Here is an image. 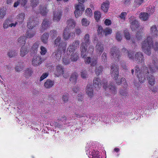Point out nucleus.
Returning <instances> with one entry per match:
<instances>
[{
    "instance_id": "nucleus-64",
    "label": "nucleus",
    "mask_w": 158,
    "mask_h": 158,
    "mask_svg": "<svg viewBox=\"0 0 158 158\" xmlns=\"http://www.w3.org/2000/svg\"><path fill=\"white\" fill-rule=\"evenodd\" d=\"M104 23L106 25H109L111 23V20H110V19H106L104 21Z\"/></svg>"
},
{
    "instance_id": "nucleus-45",
    "label": "nucleus",
    "mask_w": 158,
    "mask_h": 158,
    "mask_svg": "<svg viewBox=\"0 0 158 158\" xmlns=\"http://www.w3.org/2000/svg\"><path fill=\"white\" fill-rule=\"evenodd\" d=\"M7 55L10 57H11L15 55V52L13 50H9L8 52Z\"/></svg>"
},
{
    "instance_id": "nucleus-17",
    "label": "nucleus",
    "mask_w": 158,
    "mask_h": 158,
    "mask_svg": "<svg viewBox=\"0 0 158 158\" xmlns=\"http://www.w3.org/2000/svg\"><path fill=\"white\" fill-rule=\"evenodd\" d=\"M42 63L41 58L40 56H34L32 61V64L34 66H36Z\"/></svg>"
},
{
    "instance_id": "nucleus-46",
    "label": "nucleus",
    "mask_w": 158,
    "mask_h": 158,
    "mask_svg": "<svg viewBox=\"0 0 158 158\" xmlns=\"http://www.w3.org/2000/svg\"><path fill=\"white\" fill-rule=\"evenodd\" d=\"M31 5L33 7H35L39 3L38 0H31Z\"/></svg>"
},
{
    "instance_id": "nucleus-13",
    "label": "nucleus",
    "mask_w": 158,
    "mask_h": 158,
    "mask_svg": "<svg viewBox=\"0 0 158 158\" xmlns=\"http://www.w3.org/2000/svg\"><path fill=\"white\" fill-rule=\"evenodd\" d=\"M110 54L111 57L114 58H117L118 59L120 56L119 51L115 47L111 48Z\"/></svg>"
},
{
    "instance_id": "nucleus-26",
    "label": "nucleus",
    "mask_w": 158,
    "mask_h": 158,
    "mask_svg": "<svg viewBox=\"0 0 158 158\" xmlns=\"http://www.w3.org/2000/svg\"><path fill=\"white\" fill-rule=\"evenodd\" d=\"M109 7V3L108 2L106 1L103 3L101 5V9L105 12L107 11Z\"/></svg>"
},
{
    "instance_id": "nucleus-7",
    "label": "nucleus",
    "mask_w": 158,
    "mask_h": 158,
    "mask_svg": "<svg viewBox=\"0 0 158 158\" xmlns=\"http://www.w3.org/2000/svg\"><path fill=\"white\" fill-rule=\"evenodd\" d=\"M152 62V63L148 65V66L150 73H155L156 71H158V60L154 57L153 58Z\"/></svg>"
},
{
    "instance_id": "nucleus-39",
    "label": "nucleus",
    "mask_w": 158,
    "mask_h": 158,
    "mask_svg": "<svg viewBox=\"0 0 158 158\" xmlns=\"http://www.w3.org/2000/svg\"><path fill=\"white\" fill-rule=\"evenodd\" d=\"M40 12L43 15H45L47 12L48 10L45 6H40Z\"/></svg>"
},
{
    "instance_id": "nucleus-25",
    "label": "nucleus",
    "mask_w": 158,
    "mask_h": 158,
    "mask_svg": "<svg viewBox=\"0 0 158 158\" xmlns=\"http://www.w3.org/2000/svg\"><path fill=\"white\" fill-rule=\"evenodd\" d=\"M27 0H18L14 4V7H16L19 4L22 6H24L27 3Z\"/></svg>"
},
{
    "instance_id": "nucleus-52",
    "label": "nucleus",
    "mask_w": 158,
    "mask_h": 158,
    "mask_svg": "<svg viewBox=\"0 0 158 158\" xmlns=\"http://www.w3.org/2000/svg\"><path fill=\"white\" fill-rule=\"evenodd\" d=\"M6 13L5 11L3 9L0 10V19H2L5 16Z\"/></svg>"
},
{
    "instance_id": "nucleus-1",
    "label": "nucleus",
    "mask_w": 158,
    "mask_h": 158,
    "mask_svg": "<svg viewBox=\"0 0 158 158\" xmlns=\"http://www.w3.org/2000/svg\"><path fill=\"white\" fill-rule=\"evenodd\" d=\"M135 68L136 76L140 83H143L145 80L146 77L148 75L147 78L149 83L152 85H154L155 81V78L152 75H149L150 73L149 72L147 67L143 66L140 69L137 65Z\"/></svg>"
},
{
    "instance_id": "nucleus-62",
    "label": "nucleus",
    "mask_w": 158,
    "mask_h": 158,
    "mask_svg": "<svg viewBox=\"0 0 158 158\" xmlns=\"http://www.w3.org/2000/svg\"><path fill=\"white\" fill-rule=\"evenodd\" d=\"M80 90V88L78 86H75L73 89V91L75 93H77Z\"/></svg>"
},
{
    "instance_id": "nucleus-50",
    "label": "nucleus",
    "mask_w": 158,
    "mask_h": 158,
    "mask_svg": "<svg viewBox=\"0 0 158 158\" xmlns=\"http://www.w3.org/2000/svg\"><path fill=\"white\" fill-rule=\"evenodd\" d=\"M50 36L52 37L53 38L57 35V32L56 31L53 30L50 31Z\"/></svg>"
},
{
    "instance_id": "nucleus-23",
    "label": "nucleus",
    "mask_w": 158,
    "mask_h": 158,
    "mask_svg": "<svg viewBox=\"0 0 158 158\" xmlns=\"http://www.w3.org/2000/svg\"><path fill=\"white\" fill-rule=\"evenodd\" d=\"M29 51V50L26 47L23 46L21 48L19 54L22 57L25 56L27 54Z\"/></svg>"
},
{
    "instance_id": "nucleus-34",
    "label": "nucleus",
    "mask_w": 158,
    "mask_h": 158,
    "mask_svg": "<svg viewBox=\"0 0 158 158\" xmlns=\"http://www.w3.org/2000/svg\"><path fill=\"white\" fill-rule=\"evenodd\" d=\"M158 32L157 27L156 25H153L151 28L150 32L152 35H157Z\"/></svg>"
},
{
    "instance_id": "nucleus-33",
    "label": "nucleus",
    "mask_w": 158,
    "mask_h": 158,
    "mask_svg": "<svg viewBox=\"0 0 158 158\" xmlns=\"http://www.w3.org/2000/svg\"><path fill=\"white\" fill-rule=\"evenodd\" d=\"M78 75L77 73H75L71 75L69 78L70 81L73 83H75L76 82Z\"/></svg>"
},
{
    "instance_id": "nucleus-42",
    "label": "nucleus",
    "mask_w": 158,
    "mask_h": 158,
    "mask_svg": "<svg viewBox=\"0 0 158 158\" xmlns=\"http://www.w3.org/2000/svg\"><path fill=\"white\" fill-rule=\"evenodd\" d=\"M94 17L97 20H98L101 17V13L99 11H96L94 13Z\"/></svg>"
},
{
    "instance_id": "nucleus-30",
    "label": "nucleus",
    "mask_w": 158,
    "mask_h": 158,
    "mask_svg": "<svg viewBox=\"0 0 158 158\" xmlns=\"http://www.w3.org/2000/svg\"><path fill=\"white\" fill-rule=\"evenodd\" d=\"M49 22L48 20L47 19H44L42 24V28L41 31H43L48 27L49 24Z\"/></svg>"
},
{
    "instance_id": "nucleus-18",
    "label": "nucleus",
    "mask_w": 158,
    "mask_h": 158,
    "mask_svg": "<svg viewBox=\"0 0 158 158\" xmlns=\"http://www.w3.org/2000/svg\"><path fill=\"white\" fill-rule=\"evenodd\" d=\"M61 12L60 11H56L54 12L53 20L54 22L59 21L61 18Z\"/></svg>"
},
{
    "instance_id": "nucleus-44",
    "label": "nucleus",
    "mask_w": 158,
    "mask_h": 158,
    "mask_svg": "<svg viewBox=\"0 0 158 158\" xmlns=\"http://www.w3.org/2000/svg\"><path fill=\"white\" fill-rule=\"evenodd\" d=\"M40 53L41 55H44L47 52V50L46 48L43 46H41L40 48Z\"/></svg>"
},
{
    "instance_id": "nucleus-8",
    "label": "nucleus",
    "mask_w": 158,
    "mask_h": 158,
    "mask_svg": "<svg viewBox=\"0 0 158 158\" xmlns=\"http://www.w3.org/2000/svg\"><path fill=\"white\" fill-rule=\"evenodd\" d=\"M102 84L103 85V87L105 89H108L109 91L113 94H115L116 92V87L114 86L113 83H110L108 84L107 82L105 80L103 81L102 82Z\"/></svg>"
},
{
    "instance_id": "nucleus-3",
    "label": "nucleus",
    "mask_w": 158,
    "mask_h": 158,
    "mask_svg": "<svg viewBox=\"0 0 158 158\" xmlns=\"http://www.w3.org/2000/svg\"><path fill=\"white\" fill-rule=\"evenodd\" d=\"M118 66L115 64H113L111 67L110 73L111 76L116 81V83L118 85L123 84L124 87L126 88L127 87V84L125 79L122 78L120 80H118L119 75Z\"/></svg>"
},
{
    "instance_id": "nucleus-21",
    "label": "nucleus",
    "mask_w": 158,
    "mask_h": 158,
    "mask_svg": "<svg viewBox=\"0 0 158 158\" xmlns=\"http://www.w3.org/2000/svg\"><path fill=\"white\" fill-rule=\"evenodd\" d=\"M135 60L138 61L139 63H142L144 60L143 55L141 52L136 53L135 55Z\"/></svg>"
},
{
    "instance_id": "nucleus-37",
    "label": "nucleus",
    "mask_w": 158,
    "mask_h": 158,
    "mask_svg": "<svg viewBox=\"0 0 158 158\" xmlns=\"http://www.w3.org/2000/svg\"><path fill=\"white\" fill-rule=\"evenodd\" d=\"M102 66H100L98 65H96L95 72L97 76L99 75L102 73Z\"/></svg>"
},
{
    "instance_id": "nucleus-19",
    "label": "nucleus",
    "mask_w": 158,
    "mask_h": 158,
    "mask_svg": "<svg viewBox=\"0 0 158 158\" xmlns=\"http://www.w3.org/2000/svg\"><path fill=\"white\" fill-rule=\"evenodd\" d=\"M76 22L74 19H70L67 22V26L66 28L69 30L74 28L76 25Z\"/></svg>"
},
{
    "instance_id": "nucleus-10",
    "label": "nucleus",
    "mask_w": 158,
    "mask_h": 158,
    "mask_svg": "<svg viewBox=\"0 0 158 158\" xmlns=\"http://www.w3.org/2000/svg\"><path fill=\"white\" fill-rule=\"evenodd\" d=\"M62 51H63L61 49H58L56 52L52 54L51 56L52 58L55 60L60 61L61 57Z\"/></svg>"
},
{
    "instance_id": "nucleus-36",
    "label": "nucleus",
    "mask_w": 158,
    "mask_h": 158,
    "mask_svg": "<svg viewBox=\"0 0 158 158\" xmlns=\"http://www.w3.org/2000/svg\"><path fill=\"white\" fill-rule=\"evenodd\" d=\"M148 15L146 13H141L139 15L140 19L143 21H145L148 19Z\"/></svg>"
},
{
    "instance_id": "nucleus-12",
    "label": "nucleus",
    "mask_w": 158,
    "mask_h": 158,
    "mask_svg": "<svg viewBox=\"0 0 158 158\" xmlns=\"http://www.w3.org/2000/svg\"><path fill=\"white\" fill-rule=\"evenodd\" d=\"M34 19L32 17L29 18L27 25V27L29 29H32L37 24V22L35 21Z\"/></svg>"
},
{
    "instance_id": "nucleus-47",
    "label": "nucleus",
    "mask_w": 158,
    "mask_h": 158,
    "mask_svg": "<svg viewBox=\"0 0 158 158\" xmlns=\"http://www.w3.org/2000/svg\"><path fill=\"white\" fill-rule=\"evenodd\" d=\"M69 94H64L62 96V100L64 102H66L68 101Z\"/></svg>"
},
{
    "instance_id": "nucleus-9",
    "label": "nucleus",
    "mask_w": 158,
    "mask_h": 158,
    "mask_svg": "<svg viewBox=\"0 0 158 158\" xmlns=\"http://www.w3.org/2000/svg\"><path fill=\"white\" fill-rule=\"evenodd\" d=\"M75 9L74 14L76 17H77L81 15L82 13V11H84L85 10L84 6L81 4H79L76 6Z\"/></svg>"
},
{
    "instance_id": "nucleus-49",
    "label": "nucleus",
    "mask_w": 158,
    "mask_h": 158,
    "mask_svg": "<svg viewBox=\"0 0 158 158\" xmlns=\"http://www.w3.org/2000/svg\"><path fill=\"white\" fill-rule=\"evenodd\" d=\"M103 32L105 33V35H107L112 33V31L111 29L107 28L105 29Z\"/></svg>"
},
{
    "instance_id": "nucleus-31",
    "label": "nucleus",
    "mask_w": 158,
    "mask_h": 158,
    "mask_svg": "<svg viewBox=\"0 0 158 158\" xmlns=\"http://www.w3.org/2000/svg\"><path fill=\"white\" fill-rule=\"evenodd\" d=\"M25 14L24 13H21L19 14L17 16V21L20 23H22L24 19Z\"/></svg>"
},
{
    "instance_id": "nucleus-27",
    "label": "nucleus",
    "mask_w": 158,
    "mask_h": 158,
    "mask_svg": "<svg viewBox=\"0 0 158 158\" xmlns=\"http://www.w3.org/2000/svg\"><path fill=\"white\" fill-rule=\"evenodd\" d=\"M26 37L25 35H23L19 37L18 39V44L19 45H23L26 43Z\"/></svg>"
},
{
    "instance_id": "nucleus-28",
    "label": "nucleus",
    "mask_w": 158,
    "mask_h": 158,
    "mask_svg": "<svg viewBox=\"0 0 158 158\" xmlns=\"http://www.w3.org/2000/svg\"><path fill=\"white\" fill-rule=\"evenodd\" d=\"M33 73V71L31 69L28 68L24 71V75L26 78H29L30 77Z\"/></svg>"
},
{
    "instance_id": "nucleus-32",
    "label": "nucleus",
    "mask_w": 158,
    "mask_h": 158,
    "mask_svg": "<svg viewBox=\"0 0 158 158\" xmlns=\"http://www.w3.org/2000/svg\"><path fill=\"white\" fill-rule=\"evenodd\" d=\"M122 51L123 52L128 53V56L130 59H132L133 60H134L135 58L133 57V56H134V52L133 51L129 52L125 48H123V49Z\"/></svg>"
},
{
    "instance_id": "nucleus-54",
    "label": "nucleus",
    "mask_w": 158,
    "mask_h": 158,
    "mask_svg": "<svg viewBox=\"0 0 158 158\" xmlns=\"http://www.w3.org/2000/svg\"><path fill=\"white\" fill-rule=\"evenodd\" d=\"M116 39L118 41H120L122 39V36L119 32L117 33L116 34Z\"/></svg>"
},
{
    "instance_id": "nucleus-60",
    "label": "nucleus",
    "mask_w": 158,
    "mask_h": 158,
    "mask_svg": "<svg viewBox=\"0 0 158 158\" xmlns=\"http://www.w3.org/2000/svg\"><path fill=\"white\" fill-rule=\"evenodd\" d=\"M126 15L127 13L126 12H123L119 16L121 19L124 20Z\"/></svg>"
},
{
    "instance_id": "nucleus-6",
    "label": "nucleus",
    "mask_w": 158,
    "mask_h": 158,
    "mask_svg": "<svg viewBox=\"0 0 158 158\" xmlns=\"http://www.w3.org/2000/svg\"><path fill=\"white\" fill-rule=\"evenodd\" d=\"M55 46H58L59 49H61L63 52H65L66 48V44L61 40V37L58 36L54 41Z\"/></svg>"
},
{
    "instance_id": "nucleus-24",
    "label": "nucleus",
    "mask_w": 158,
    "mask_h": 158,
    "mask_svg": "<svg viewBox=\"0 0 158 158\" xmlns=\"http://www.w3.org/2000/svg\"><path fill=\"white\" fill-rule=\"evenodd\" d=\"M54 85V82L49 79L46 81L44 84V86L46 89H50L52 88Z\"/></svg>"
},
{
    "instance_id": "nucleus-38",
    "label": "nucleus",
    "mask_w": 158,
    "mask_h": 158,
    "mask_svg": "<svg viewBox=\"0 0 158 158\" xmlns=\"http://www.w3.org/2000/svg\"><path fill=\"white\" fill-rule=\"evenodd\" d=\"M49 35L47 33H44L41 36V39L42 41L46 44L48 41Z\"/></svg>"
},
{
    "instance_id": "nucleus-48",
    "label": "nucleus",
    "mask_w": 158,
    "mask_h": 158,
    "mask_svg": "<svg viewBox=\"0 0 158 158\" xmlns=\"http://www.w3.org/2000/svg\"><path fill=\"white\" fill-rule=\"evenodd\" d=\"M86 15L88 16H91L92 15L93 13L91 9L90 8H87L85 10Z\"/></svg>"
},
{
    "instance_id": "nucleus-59",
    "label": "nucleus",
    "mask_w": 158,
    "mask_h": 158,
    "mask_svg": "<svg viewBox=\"0 0 158 158\" xmlns=\"http://www.w3.org/2000/svg\"><path fill=\"white\" fill-rule=\"evenodd\" d=\"M9 20H6L3 24V27L4 28H7L8 26H9Z\"/></svg>"
},
{
    "instance_id": "nucleus-16",
    "label": "nucleus",
    "mask_w": 158,
    "mask_h": 158,
    "mask_svg": "<svg viewBox=\"0 0 158 158\" xmlns=\"http://www.w3.org/2000/svg\"><path fill=\"white\" fill-rule=\"evenodd\" d=\"M129 21L130 22L131 27L132 30L136 29L139 26L138 22L137 20L134 19V16L131 17Z\"/></svg>"
},
{
    "instance_id": "nucleus-56",
    "label": "nucleus",
    "mask_w": 158,
    "mask_h": 158,
    "mask_svg": "<svg viewBox=\"0 0 158 158\" xmlns=\"http://www.w3.org/2000/svg\"><path fill=\"white\" fill-rule=\"evenodd\" d=\"M102 59V61L105 62L107 60V56L105 52L103 53L101 56Z\"/></svg>"
},
{
    "instance_id": "nucleus-51",
    "label": "nucleus",
    "mask_w": 158,
    "mask_h": 158,
    "mask_svg": "<svg viewBox=\"0 0 158 158\" xmlns=\"http://www.w3.org/2000/svg\"><path fill=\"white\" fill-rule=\"evenodd\" d=\"M48 73H43L40 78V81H41L46 78L48 76Z\"/></svg>"
},
{
    "instance_id": "nucleus-2",
    "label": "nucleus",
    "mask_w": 158,
    "mask_h": 158,
    "mask_svg": "<svg viewBox=\"0 0 158 158\" xmlns=\"http://www.w3.org/2000/svg\"><path fill=\"white\" fill-rule=\"evenodd\" d=\"M79 41L76 40L67 48V54L68 55H70V59L72 61H76L79 58V54L76 52V50L79 47Z\"/></svg>"
},
{
    "instance_id": "nucleus-22",
    "label": "nucleus",
    "mask_w": 158,
    "mask_h": 158,
    "mask_svg": "<svg viewBox=\"0 0 158 158\" xmlns=\"http://www.w3.org/2000/svg\"><path fill=\"white\" fill-rule=\"evenodd\" d=\"M64 71V69L62 66L58 65L56 66L55 73L57 76H58L60 75L63 74Z\"/></svg>"
},
{
    "instance_id": "nucleus-11",
    "label": "nucleus",
    "mask_w": 158,
    "mask_h": 158,
    "mask_svg": "<svg viewBox=\"0 0 158 158\" xmlns=\"http://www.w3.org/2000/svg\"><path fill=\"white\" fill-rule=\"evenodd\" d=\"M75 34L73 32H70L69 30L65 28L63 33V37L64 40H67L69 39L71 37L74 36Z\"/></svg>"
},
{
    "instance_id": "nucleus-55",
    "label": "nucleus",
    "mask_w": 158,
    "mask_h": 158,
    "mask_svg": "<svg viewBox=\"0 0 158 158\" xmlns=\"http://www.w3.org/2000/svg\"><path fill=\"white\" fill-rule=\"evenodd\" d=\"M87 74L86 72L85 71H82L81 73V77L84 79L86 78L87 76Z\"/></svg>"
},
{
    "instance_id": "nucleus-14",
    "label": "nucleus",
    "mask_w": 158,
    "mask_h": 158,
    "mask_svg": "<svg viewBox=\"0 0 158 158\" xmlns=\"http://www.w3.org/2000/svg\"><path fill=\"white\" fill-rule=\"evenodd\" d=\"M85 91L89 97L91 98L94 96V88L93 85H88L86 87Z\"/></svg>"
},
{
    "instance_id": "nucleus-41",
    "label": "nucleus",
    "mask_w": 158,
    "mask_h": 158,
    "mask_svg": "<svg viewBox=\"0 0 158 158\" xmlns=\"http://www.w3.org/2000/svg\"><path fill=\"white\" fill-rule=\"evenodd\" d=\"M81 23L83 26H88L90 23V22L86 19L84 18L81 20Z\"/></svg>"
},
{
    "instance_id": "nucleus-20",
    "label": "nucleus",
    "mask_w": 158,
    "mask_h": 158,
    "mask_svg": "<svg viewBox=\"0 0 158 158\" xmlns=\"http://www.w3.org/2000/svg\"><path fill=\"white\" fill-rule=\"evenodd\" d=\"M93 84L97 89H99L102 85L100 79L98 78H95L93 80Z\"/></svg>"
},
{
    "instance_id": "nucleus-40",
    "label": "nucleus",
    "mask_w": 158,
    "mask_h": 158,
    "mask_svg": "<svg viewBox=\"0 0 158 158\" xmlns=\"http://www.w3.org/2000/svg\"><path fill=\"white\" fill-rule=\"evenodd\" d=\"M63 63L65 65H67L70 63V60L67 56H64L62 59Z\"/></svg>"
},
{
    "instance_id": "nucleus-43",
    "label": "nucleus",
    "mask_w": 158,
    "mask_h": 158,
    "mask_svg": "<svg viewBox=\"0 0 158 158\" xmlns=\"http://www.w3.org/2000/svg\"><path fill=\"white\" fill-rule=\"evenodd\" d=\"M143 0H135L134 5L135 7H139L143 2Z\"/></svg>"
},
{
    "instance_id": "nucleus-15",
    "label": "nucleus",
    "mask_w": 158,
    "mask_h": 158,
    "mask_svg": "<svg viewBox=\"0 0 158 158\" xmlns=\"http://www.w3.org/2000/svg\"><path fill=\"white\" fill-rule=\"evenodd\" d=\"M104 50V47L101 42H98L95 46V51L98 54L100 55Z\"/></svg>"
},
{
    "instance_id": "nucleus-29",
    "label": "nucleus",
    "mask_w": 158,
    "mask_h": 158,
    "mask_svg": "<svg viewBox=\"0 0 158 158\" xmlns=\"http://www.w3.org/2000/svg\"><path fill=\"white\" fill-rule=\"evenodd\" d=\"M40 44L39 42L37 41L35 42L31 48V53H36L37 51V48Z\"/></svg>"
},
{
    "instance_id": "nucleus-53",
    "label": "nucleus",
    "mask_w": 158,
    "mask_h": 158,
    "mask_svg": "<svg viewBox=\"0 0 158 158\" xmlns=\"http://www.w3.org/2000/svg\"><path fill=\"white\" fill-rule=\"evenodd\" d=\"M125 36L127 40H129L130 38V36L129 33L127 31H125L124 32Z\"/></svg>"
},
{
    "instance_id": "nucleus-35",
    "label": "nucleus",
    "mask_w": 158,
    "mask_h": 158,
    "mask_svg": "<svg viewBox=\"0 0 158 158\" xmlns=\"http://www.w3.org/2000/svg\"><path fill=\"white\" fill-rule=\"evenodd\" d=\"M35 34V31H30L26 32V39H31L34 37Z\"/></svg>"
},
{
    "instance_id": "nucleus-61",
    "label": "nucleus",
    "mask_w": 158,
    "mask_h": 158,
    "mask_svg": "<svg viewBox=\"0 0 158 158\" xmlns=\"http://www.w3.org/2000/svg\"><path fill=\"white\" fill-rule=\"evenodd\" d=\"M90 63H91V65L92 66H94L96 65L97 63V61L95 59H91Z\"/></svg>"
},
{
    "instance_id": "nucleus-58",
    "label": "nucleus",
    "mask_w": 158,
    "mask_h": 158,
    "mask_svg": "<svg viewBox=\"0 0 158 158\" xmlns=\"http://www.w3.org/2000/svg\"><path fill=\"white\" fill-rule=\"evenodd\" d=\"M155 50H158V43L157 42H156L153 44L152 47Z\"/></svg>"
},
{
    "instance_id": "nucleus-4",
    "label": "nucleus",
    "mask_w": 158,
    "mask_h": 158,
    "mask_svg": "<svg viewBox=\"0 0 158 158\" xmlns=\"http://www.w3.org/2000/svg\"><path fill=\"white\" fill-rule=\"evenodd\" d=\"M153 44L152 39L150 36L145 39L141 43L142 50L147 55L149 56L151 53V47Z\"/></svg>"
},
{
    "instance_id": "nucleus-63",
    "label": "nucleus",
    "mask_w": 158,
    "mask_h": 158,
    "mask_svg": "<svg viewBox=\"0 0 158 158\" xmlns=\"http://www.w3.org/2000/svg\"><path fill=\"white\" fill-rule=\"evenodd\" d=\"M75 31L76 34L78 35H80L81 33V30L78 27H77L75 28Z\"/></svg>"
},
{
    "instance_id": "nucleus-57",
    "label": "nucleus",
    "mask_w": 158,
    "mask_h": 158,
    "mask_svg": "<svg viewBox=\"0 0 158 158\" xmlns=\"http://www.w3.org/2000/svg\"><path fill=\"white\" fill-rule=\"evenodd\" d=\"M94 51V46L92 45H89L88 48L87 50V52L91 53L92 52Z\"/></svg>"
},
{
    "instance_id": "nucleus-5",
    "label": "nucleus",
    "mask_w": 158,
    "mask_h": 158,
    "mask_svg": "<svg viewBox=\"0 0 158 158\" xmlns=\"http://www.w3.org/2000/svg\"><path fill=\"white\" fill-rule=\"evenodd\" d=\"M89 36V34H86L84 37V42H82L81 44V55L83 58H84L86 56L87 45L89 44L90 43Z\"/></svg>"
}]
</instances>
